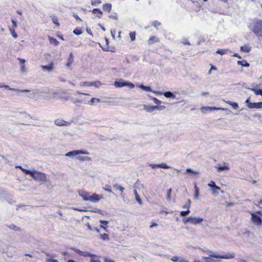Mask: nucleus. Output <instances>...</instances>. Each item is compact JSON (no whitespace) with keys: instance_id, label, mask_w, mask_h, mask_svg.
<instances>
[{"instance_id":"49","label":"nucleus","mask_w":262,"mask_h":262,"mask_svg":"<svg viewBox=\"0 0 262 262\" xmlns=\"http://www.w3.org/2000/svg\"><path fill=\"white\" fill-rule=\"evenodd\" d=\"M152 100L154 101V103L158 105L161 103V101L155 97H152Z\"/></svg>"},{"instance_id":"27","label":"nucleus","mask_w":262,"mask_h":262,"mask_svg":"<svg viewBox=\"0 0 262 262\" xmlns=\"http://www.w3.org/2000/svg\"><path fill=\"white\" fill-rule=\"evenodd\" d=\"M226 103L232 106L234 109L238 108V104L236 102H233L230 101H226Z\"/></svg>"},{"instance_id":"7","label":"nucleus","mask_w":262,"mask_h":262,"mask_svg":"<svg viewBox=\"0 0 262 262\" xmlns=\"http://www.w3.org/2000/svg\"><path fill=\"white\" fill-rule=\"evenodd\" d=\"M143 106V109L148 112H152L156 110H163L165 108V106L163 105L150 106L144 104Z\"/></svg>"},{"instance_id":"46","label":"nucleus","mask_w":262,"mask_h":262,"mask_svg":"<svg viewBox=\"0 0 262 262\" xmlns=\"http://www.w3.org/2000/svg\"><path fill=\"white\" fill-rule=\"evenodd\" d=\"M90 262H101L97 256L96 255L92 258H91Z\"/></svg>"},{"instance_id":"55","label":"nucleus","mask_w":262,"mask_h":262,"mask_svg":"<svg viewBox=\"0 0 262 262\" xmlns=\"http://www.w3.org/2000/svg\"><path fill=\"white\" fill-rule=\"evenodd\" d=\"M150 166L153 169H154L155 168H159V164H150Z\"/></svg>"},{"instance_id":"47","label":"nucleus","mask_w":262,"mask_h":262,"mask_svg":"<svg viewBox=\"0 0 262 262\" xmlns=\"http://www.w3.org/2000/svg\"><path fill=\"white\" fill-rule=\"evenodd\" d=\"M73 33L75 34V35H80L81 33H82V31L81 30V29H78V28H76L75 29L74 31H73Z\"/></svg>"},{"instance_id":"34","label":"nucleus","mask_w":262,"mask_h":262,"mask_svg":"<svg viewBox=\"0 0 262 262\" xmlns=\"http://www.w3.org/2000/svg\"><path fill=\"white\" fill-rule=\"evenodd\" d=\"M186 171L187 173H191L194 175L198 174L199 173V171L193 170L191 168H187Z\"/></svg>"},{"instance_id":"12","label":"nucleus","mask_w":262,"mask_h":262,"mask_svg":"<svg viewBox=\"0 0 262 262\" xmlns=\"http://www.w3.org/2000/svg\"><path fill=\"white\" fill-rule=\"evenodd\" d=\"M215 167L219 171H223L225 170H229L230 169L229 165L226 162H224L223 165L217 164Z\"/></svg>"},{"instance_id":"42","label":"nucleus","mask_w":262,"mask_h":262,"mask_svg":"<svg viewBox=\"0 0 262 262\" xmlns=\"http://www.w3.org/2000/svg\"><path fill=\"white\" fill-rule=\"evenodd\" d=\"M100 238L103 241H108L109 239L108 235L105 233L101 234Z\"/></svg>"},{"instance_id":"19","label":"nucleus","mask_w":262,"mask_h":262,"mask_svg":"<svg viewBox=\"0 0 262 262\" xmlns=\"http://www.w3.org/2000/svg\"><path fill=\"white\" fill-rule=\"evenodd\" d=\"M74 61V55L72 53H71L68 58L67 63L66 64L67 67L69 68Z\"/></svg>"},{"instance_id":"48","label":"nucleus","mask_w":262,"mask_h":262,"mask_svg":"<svg viewBox=\"0 0 262 262\" xmlns=\"http://www.w3.org/2000/svg\"><path fill=\"white\" fill-rule=\"evenodd\" d=\"M159 168H162L164 169H167L170 168V166H168L166 163L159 164Z\"/></svg>"},{"instance_id":"62","label":"nucleus","mask_w":262,"mask_h":262,"mask_svg":"<svg viewBox=\"0 0 262 262\" xmlns=\"http://www.w3.org/2000/svg\"><path fill=\"white\" fill-rule=\"evenodd\" d=\"M161 24L159 22L156 21L154 23V25L155 27L157 28L158 26H160Z\"/></svg>"},{"instance_id":"37","label":"nucleus","mask_w":262,"mask_h":262,"mask_svg":"<svg viewBox=\"0 0 262 262\" xmlns=\"http://www.w3.org/2000/svg\"><path fill=\"white\" fill-rule=\"evenodd\" d=\"M252 91H253L255 95H261L262 96V90L261 89H251Z\"/></svg>"},{"instance_id":"9","label":"nucleus","mask_w":262,"mask_h":262,"mask_svg":"<svg viewBox=\"0 0 262 262\" xmlns=\"http://www.w3.org/2000/svg\"><path fill=\"white\" fill-rule=\"evenodd\" d=\"M247 104V106L250 108H262V102H250L249 98L247 99L245 102Z\"/></svg>"},{"instance_id":"25","label":"nucleus","mask_w":262,"mask_h":262,"mask_svg":"<svg viewBox=\"0 0 262 262\" xmlns=\"http://www.w3.org/2000/svg\"><path fill=\"white\" fill-rule=\"evenodd\" d=\"M237 64L238 65H241L242 67H248L250 66V64L245 60L237 61Z\"/></svg>"},{"instance_id":"57","label":"nucleus","mask_w":262,"mask_h":262,"mask_svg":"<svg viewBox=\"0 0 262 262\" xmlns=\"http://www.w3.org/2000/svg\"><path fill=\"white\" fill-rule=\"evenodd\" d=\"M11 21L13 24V27H16L17 26V20L15 19H12Z\"/></svg>"},{"instance_id":"15","label":"nucleus","mask_w":262,"mask_h":262,"mask_svg":"<svg viewBox=\"0 0 262 262\" xmlns=\"http://www.w3.org/2000/svg\"><path fill=\"white\" fill-rule=\"evenodd\" d=\"M76 252L78 253L79 255L84 256V257H91V258L93 257L95 255L87 251H82L79 249L76 250Z\"/></svg>"},{"instance_id":"40","label":"nucleus","mask_w":262,"mask_h":262,"mask_svg":"<svg viewBox=\"0 0 262 262\" xmlns=\"http://www.w3.org/2000/svg\"><path fill=\"white\" fill-rule=\"evenodd\" d=\"M131 41H133L136 39V32H131L129 34Z\"/></svg>"},{"instance_id":"35","label":"nucleus","mask_w":262,"mask_h":262,"mask_svg":"<svg viewBox=\"0 0 262 262\" xmlns=\"http://www.w3.org/2000/svg\"><path fill=\"white\" fill-rule=\"evenodd\" d=\"M93 13H94V14L98 13V14H100V16L97 15V16L99 18H100L101 17V15L102 14V12L100 9H97V8H95V9H93Z\"/></svg>"},{"instance_id":"32","label":"nucleus","mask_w":262,"mask_h":262,"mask_svg":"<svg viewBox=\"0 0 262 262\" xmlns=\"http://www.w3.org/2000/svg\"><path fill=\"white\" fill-rule=\"evenodd\" d=\"M191 201L190 200H188L185 204L183 206V208L184 209H187L189 210V208L190 207Z\"/></svg>"},{"instance_id":"2","label":"nucleus","mask_w":262,"mask_h":262,"mask_svg":"<svg viewBox=\"0 0 262 262\" xmlns=\"http://www.w3.org/2000/svg\"><path fill=\"white\" fill-rule=\"evenodd\" d=\"M32 178L35 181L41 182L42 184L47 181L46 174L37 170H34Z\"/></svg>"},{"instance_id":"4","label":"nucleus","mask_w":262,"mask_h":262,"mask_svg":"<svg viewBox=\"0 0 262 262\" xmlns=\"http://www.w3.org/2000/svg\"><path fill=\"white\" fill-rule=\"evenodd\" d=\"M203 220V219L200 217L190 216L185 220H183V222L184 224L189 223L191 224L196 225L201 223Z\"/></svg>"},{"instance_id":"41","label":"nucleus","mask_w":262,"mask_h":262,"mask_svg":"<svg viewBox=\"0 0 262 262\" xmlns=\"http://www.w3.org/2000/svg\"><path fill=\"white\" fill-rule=\"evenodd\" d=\"M194 189H195V194H194V197L195 199H198L199 195V189L196 185H195V186H194Z\"/></svg>"},{"instance_id":"39","label":"nucleus","mask_w":262,"mask_h":262,"mask_svg":"<svg viewBox=\"0 0 262 262\" xmlns=\"http://www.w3.org/2000/svg\"><path fill=\"white\" fill-rule=\"evenodd\" d=\"M228 50L226 49H219L216 52V53L221 55H224L227 53Z\"/></svg>"},{"instance_id":"63","label":"nucleus","mask_w":262,"mask_h":262,"mask_svg":"<svg viewBox=\"0 0 262 262\" xmlns=\"http://www.w3.org/2000/svg\"><path fill=\"white\" fill-rule=\"evenodd\" d=\"M243 234L246 235L247 236H249L251 233L249 231H246L243 233Z\"/></svg>"},{"instance_id":"24","label":"nucleus","mask_w":262,"mask_h":262,"mask_svg":"<svg viewBox=\"0 0 262 262\" xmlns=\"http://www.w3.org/2000/svg\"><path fill=\"white\" fill-rule=\"evenodd\" d=\"M100 102V99L99 98H92L91 101L89 102V104L91 105L93 104H96L97 103Z\"/></svg>"},{"instance_id":"17","label":"nucleus","mask_w":262,"mask_h":262,"mask_svg":"<svg viewBox=\"0 0 262 262\" xmlns=\"http://www.w3.org/2000/svg\"><path fill=\"white\" fill-rule=\"evenodd\" d=\"M4 88L6 90H11L17 92L26 93L29 92L30 91L29 90H20L18 89L11 88L9 85H5Z\"/></svg>"},{"instance_id":"51","label":"nucleus","mask_w":262,"mask_h":262,"mask_svg":"<svg viewBox=\"0 0 262 262\" xmlns=\"http://www.w3.org/2000/svg\"><path fill=\"white\" fill-rule=\"evenodd\" d=\"M216 186V185L214 181H211L210 183L208 184V186L211 188H214V187H215Z\"/></svg>"},{"instance_id":"58","label":"nucleus","mask_w":262,"mask_h":262,"mask_svg":"<svg viewBox=\"0 0 262 262\" xmlns=\"http://www.w3.org/2000/svg\"><path fill=\"white\" fill-rule=\"evenodd\" d=\"M183 43L184 45H190V43L189 42L188 40L187 39H183Z\"/></svg>"},{"instance_id":"38","label":"nucleus","mask_w":262,"mask_h":262,"mask_svg":"<svg viewBox=\"0 0 262 262\" xmlns=\"http://www.w3.org/2000/svg\"><path fill=\"white\" fill-rule=\"evenodd\" d=\"M9 31L14 38H16L18 37L17 33L15 32V30L13 28H10Z\"/></svg>"},{"instance_id":"53","label":"nucleus","mask_w":262,"mask_h":262,"mask_svg":"<svg viewBox=\"0 0 262 262\" xmlns=\"http://www.w3.org/2000/svg\"><path fill=\"white\" fill-rule=\"evenodd\" d=\"M20 71L23 73H25L27 72V69H26L25 64H21V68H20Z\"/></svg>"},{"instance_id":"33","label":"nucleus","mask_w":262,"mask_h":262,"mask_svg":"<svg viewBox=\"0 0 262 262\" xmlns=\"http://www.w3.org/2000/svg\"><path fill=\"white\" fill-rule=\"evenodd\" d=\"M113 187L117 190H120V191L121 192H123V191L124 190V188L121 186L120 185H119V184H115L113 185Z\"/></svg>"},{"instance_id":"30","label":"nucleus","mask_w":262,"mask_h":262,"mask_svg":"<svg viewBox=\"0 0 262 262\" xmlns=\"http://www.w3.org/2000/svg\"><path fill=\"white\" fill-rule=\"evenodd\" d=\"M45 182H46V183L45 184V186L47 187L48 189H52L53 186L52 184V183L50 180L47 179V181Z\"/></svg>"},{"instance_id":"54","label":"nucleus","mask_w":262,"mask_h":262,"mask_svg":"<svg viewBox=\"0 0 262 262\" xmlns=\"http://www.w3.org/2000/svg\"><path fill=\"white\" fill-rule=\"evenodd\" d=\"M46 262H59V261L56 259H47Z\"/></svg>"},{"instance_id":"31","label":"nucleus","mask_w":262,"mask_h":262,"mask_svg":"<svg viewBox=\"0 0 262 262\" xmlns=\"http://www.w3.org/2000/svg\"><path fill=\"white\" fill-rule=\"evenodd\" d=\"M49 41L51 44L54 45L55 46H57L59 43L57 39L53 37L49 38Z\"/></svg>"},{"instance_id":"20","label":"nucleus","mask_w":262,"mask_h":262,"mask_svg":"<svg viewBox=\"0 0 262 262\" xmlns=\"http://www.w3.org/2000/svg\"><path fill=\"white\" fill-rule=\"evenodd\" d=\"M159 41V40L158 37L155 36H152L149 38V40H148V43L149 45H152L155 42H158Z\"/></svg>"},{"instance_id":"52","label":"nucleus","mask_w":262,"mask_h":262,"mask_svg":"<svg viewBox=\"0 0 262 262\" xmlns=\"http://www.w3.org/2000/svg\"><path fill=\"white\" fill-rule=\"evenodd\" d=\"M180 257L177 256H172L171 258V260L173 262L179 261Z\"/></svg>"},{"instance_id":"10","label":"nucleus","mask_w":262,"mask_h":262,"mask_svg":"<svg viewBox=\"0 0 262 262\" xmlns=\"http://www.w3.org/2000/svg\"><path fill=\"white\" fill-rule=\"evenodd\" d=\"M102 84L99 81L94 82H83L80 83L81 86H94L96 88H99Z\"/></svg>"},{"instance_id":"50","label":"nucleus","mask_w":262,"mask_h":262,"mask_svg":"<svg viewBox=\"0 0 262 262\" xmlns=\"http://www.w3.org/2000/svg\"><path fill=\"white\" fill-rule=\"evenodd\" d=\"M100 3H101V1L100 0H92L91 2V4L93 6Z\"/></svg>"},{"instance_id":"60","label":"nucleus","mask_w":262,"mask_h":262,"mask_svg":"<svg viewBox=\"0 0 262 262\" xmlns=\"http://www.w3.org/2000/svg\"><path fill=\"white\" fill-rule=\"evenodd\" d=\"M100 223L102 225H106L107 224H108V222L106 221H103V220H100Z\"/></svg>"},{"instance_id":"44","label":"nucleus","mask_w":262,"mask_h":262,"mask_svg":"<svg viewBox=\"0 0 262 262\" xmlns=\"http://www.w3.org/2000/svg\"><path fill=\"white\" fill-rule=\"evenodd\" d=\"M171 189H169L168 190H167V196H166V199L167 200H169L170 201V199H171Z\"/></svg>"},{"instance_id":"28","label":"nucleus","mask_w":262,"mask_h":262,"mask_svg":"<svg viewBox=\"0 0 262 262\" xmlns=\"http://www.w3.org/2000/svg\"><path fill=\"white\" fill-rule=\"evenodd\" d=\"M134 193L135 195L136 200L137 201V202L139 204H142V201H141V199L140 198L139 195H138L137 190L135 189L134 190Z\"/></svg>"},{"instance_id":"45","label":"nucleus","mask_w":262,"mask_h":262,"mask_svg":"<svg viewBox=\"0 0 262 262\" xmlns=\"http://www.w3.org/2000/svg\"><path fill=\"white\" fill-rule=\"evenodd\" d=\"M190 213L189 210H187L186 211H182L180 212V215L181 216H185L187 215Z\"/></svg>"},{"instance_id":"6","label":"nucleus","mask_w":262,"mask_h":262,"mask_svg":"<svg viewBox=\"0 0 262 262\" xmlns=\"http://www.w3.org/2000/svg\"><path fill=\"white\" fill-rule=\"evenodd\" d=\"M89 154V153L86 151H84V150H73V151H69V152H67L65 155V156L73 158L74 156H78L79 155H88Z\"/></svg>"},{"instance_id":"36","label":"nucleus","mask_w":262,"mask_h":262,"mask_svg":"<svg viewBox=\"0 0 262 262\" xmlns=\"http://www.w3.org/2000/svg\"><path fill=\"white\" fill-rule=\"evenodd\" d=\"M241 50L244 52H246V53H248L250 52V48L247 46H242L241 47Z\"/></svg>"},{"instance_id":"1","label":"nucleus","mask_w":262,"mask_h":262,"mask_svg":"<svg viewBox=\"0 0 262 262\" xmlns=\"http://www.w3.org/2000/svg\"><path fill=\"white\" fill-rule=\"evenodd\" d=\"M210 258L207 260V262H218V261L215 260L212 258H224V259H231L235 257V254L234 253H229L225 255H220L217 254H212L210 255Z\"/></svg>"},{"instance_id":"18","label":"nucleus","mask_w":262,"mask_h":262,"mask_svg":"<svg viewBox=\"0 0 262 262\" xmlns=\"http://www.w3.org/2000/svg\"><path fill=\"white\" fill-rule=\"evenodd\" d=\"M41 68L43 71L51 72L54 69V64L53 63H51L49 65L42 66Z\"/></svg>"},{"instance_id":"3","label":"nucleus","mask_w":262,"mask_h":262,"mask_svg":"<svg viewBox=\"0 0 262 262\" xmlns=\"http://www.w3.org/2000/svg\"><path fill=\"white\" fill-rule=\"evenodd\" d=\"M253 31L259 39H262V21L259 20L257 21L254 26Z\"/></svg>"},{"instance_id":"29","label":"nucleus","mask_w":262,"mask_h":262,"mask_svg":"<svg viewBox=\"0 0 262 262\" xmlns=\"http://www.w3.org/2000/svg\"><path fill=\"white\" fill-rule=\"evenodd\" d=\"M139 87L143 91H145L146 92H152V90L150 86H146L143 84H141L139 85Z\"/></svg>"},{"instance_id":"23","label":"nucleus","mask_w":262,"mask_h":262,"mask_svg":"<svg viewBox=\"0 0 262 262\" xmlns=\"http://www.w3.org/2000/svg\"><path fill=\"white\" fill-rule=\"evenodd\" d=\"M164 96L166 98H175L176 96L171 92H166L163 94Z\"/></svg>"},{"instance_id":"13","label":"nucleus","mask_w":262,"mask_h":262,"mask_svg":"<svg viewBox=\"0 0 262 262\" xmlns=\"http://www.w3.org/2000/svg\"><path fill=\"white\" fill-rule=\"evenodd\" d=\"M225 110L223 108H219V107H210V106H203L201 107V110L202 112L204 114L206 113L208 111H213L214 110Z\"/></svg>"},{"instance_id":"26","label":"nucleus","mask_w":262,"mask_h":262,"mask_svg":"<svg viewBox=\"0 0 262 262\" xmlns=\"http://www.w3.org/2000/svg\"><path fill=\"white\" fill-rule=\"evenodd\" d=\"M76 158L81 161H91L92 160V159L89 157L77 156Z\"/></svg>"},{"instance_id":"16","label":"nucleus","mask_w":262,"mask_h":262,"mask_svg":"<svg viewBox=\"0 0 262 262\" xmlns=\"http://www.w3.org/2000/svg\"><path fill=\"white\" fill-rule=\"evenodd\" d=\"M54 123L57 126H68L70 124L69 122L61 119H57L55 120Z\"/></svg>"},{"instance_id":"5","label":"nucleus","mask_w":262,"mask_h":262,"mask_svg":"<svg viewBox=\"0 0 262 262\" xmlns=\"http://www.w3.org/2000/svg\"><path fill=\"white\" fill-rule=\"evenodd\" d=\"M114 85L116 88H122L124 86H128L131 89L135 87V85L131 83L123 81L122 80L119 81H116L114 82Z\"/></svg>"},{"instance_id":"21","label":"nucleus","mask_w":262,"mask_h":262,"mask_svg":"<svg viewBox=\"0 0 262 262\" xmlns=\"http://www.w3.org/2000/svg\"><path fill=\"white\" fill-rule=\"evenodd\" d=\"M212 189V194L214 196H217L219 194V190L221 189L220 187L216 186Z\"/></svg>"},{"instance_id":"61","label":"nucleus","mask_w":262,"mask_h":262,"mask_svg":"<svg viewBox=\"0 0 262 262\" xmlns=\"http://www.w3.org/2000/svg\"><path fill=\"white\" fill-rule=\"evenodd\" d=\"M53 22L57 26H59V24L58 23L57 19L54 18L53 19Z\"/></svg>"},{"instance_id":"14","label":"nucleus","mask_w":262,"mask_h":262,"mask_svg":"<svg viewBox=\"0 0 262 262\" xmlns=\"http://www.w3.org/2000/svg\"><path fill=\"white\" fill-rule=\"evenodd\" d=\"M79 195L82 198L83 201H86L89 200L90 193L85 192L82 190H80L78 192Z\"/></svg>"},{"instance_id":"8","label":"nucleus","mask_w":262,"mask_h":262,"mask_svg":"<svg viewBox=\"0 0 262 262\" xmlns=\"http://www.w3.org/2000/svg\"><path fill=\"white\" fill-rule=\"evenodd\" d=\"M251 220L254 224L258 227L262 225V219L256 213L251 212Z\"/></svg>"},{"instance_id":"22","label":"nucleus","mask_w":262,"mask_h":262,"mask_svg":"<svg viewBox=\"0 0 262 262\" xmlns=\"http://www.w3.org/2000/svg\"><path fill=\"white\" fill-rule=\"evenodd\" d=\"M103 8L104 11L109 12L111 11L112 5L110 4H105L103 5Z\"/></svg>"},{"instance_id":"64","label":"nucleus","mask_w":262,"mask_h":262,"mask_svg":"<svg viewBox=\"0 0 262 262\" xmlns=\"http://www.w3.org/2000/svg\"><path fill=\"white\" fill-rule=\"evenodd\" d=\"M179 262H188L187 260H185L184 258H180V257L179 258Z\"/></svg>"},{"instance_id":"11","label":"nucleus","mask_w":262,"mask_h":262,"mask_svg":"<svg viewBox=\"0 0 262 262\" xmlns=\"http://www.w3.org/2000/svg\"><path fill=\"white\" fill-rule=\"evenodd\" d=\"M103 199V196L102 195L93 193L92 195L90 194L89 201L93 203H96Z\"/></svg>"},{"instance_id":"43","label":"nucleus","mask_w":262,"mask_h":262,"mask_svg":"<svg viewBox=\"0 0 262 262\" xmlns=\"http://www.w3.org/2000/svg\"><path fill=\"white\" fill-rule=\"evenodd\" d=\"M23 172H24L26 174H29L32 177L33 176V174L34 173V170L31 171L29 169H23Z\"/></svg>"},{"instance_id":"59","label":"nucleus","mask_w":262,"mask_h":262,"mask_svg":"<svg viewBox=\"0 0 262 262\" xmlns=\"http://www.w3.org/2000/svg\"><path fill=\"white\" fill-rule=\"evenodd\" d=\"M18 60L19 61L20 63L21 64H24L25 62H26V60L25 59L20 58H18Z\"/></svg>"},{"instance_id":"56","label":"nucleus","mask_w":262,"mask_h":262,"mask_svg":"<svg viewBox=\"0 0 262 262\" xmlns=\"http://www.w3.org/2000/svg\"><path fill=\"white\" fill-rule=\"evenodd\" d=\"M9 228L12 230H17L18 228L15 225H11Z\"/></svg>"}]
</instances>
